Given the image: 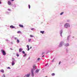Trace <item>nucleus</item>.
Returning <instances> with one entry per match:
<instances>
[{
  "mask_svg": "<svg viewBox=\"0 0 77 77\" xmlns=\"http://www.w3.org/2000/svg\"><path fill=\"white\" fill-rule=\"evenodd\" d=\"M22 53L23 54H25V52H24V51H23Z\"/></svg>",
  "mask_w": 77,
  "mask_h": 77,
  "instance_id": "31",
  "label": "nucleus"
},
{
  "mask_svg": "<svg viewBox=\"0 0 77 77\" xmlns=\"http://www.w3.org/2000/svg\"><path fill=\"white\" fill-rule=\"evenodd\" d=\"M30 37H33V35H30Z\"/></svg>",
  "mask_w": 77,
  "mask_h": 77,
  "instance_id": "35",
  "label": "nucleus"
},
{
  "mask_svg": "<svg viewBox=\"0 0 77 77\" xmlns=\"http://www.w3.org/2000/svg\"><path fill=\"white\" fill-rule=\"evenodd\" d=\"M26 47H27V48H28L27 51H29V50H30V48H29V45H27L26 46Z\"/></svg>",
  "mask_w": 77,
  "mask_h": 77,
  "instance_id": "12",
  "label": "nucleus"
},
{
  "mask_svg": "<svg viewBox=\"0 0 77 77\" xmlns=\"http://www.w3.org/2000/svg\"><path fill=\"white\" fill-rule=\"evenodd\" d=\"M29 59H30V57H29Z\"/></svg>",
  "mask_w": 77,
  "mask_h": 77,
  "instance_id": "48",
  "label": "nucleus"
},
{
  "mask_svg": "<svg viewBox=\"0 0 77 77\" xmlns=\"http://www.w3.org/2000/svg\"><path fill=\"white\" fill-rule=\"evenodd\" d=\"M64 12H62L61 13H60V15H63V14Z\"/></svg>",
  "mask_w": 77,
  "mask_h": 77,
  "instance_id": "26",
  "label": "nucleus"
},
{
  "mask_svg": "<svg viewBox=\"0 0 77 77\" xmlns=\"http://www.w3.org/2000/svg\"><path fill=\"white\" fill-rule=\"evenodd\" d=\"M40 70V69H37L35 71V72H36V73H38V72H39Z\"/></svg>",
  "mask_w": 77,
  "mask_h": 77,
  "instance_id": "8",
  "label": "nucleus"
},
{
  "mask_svg": "<svg viewBox=\"0 0 77 77\" xmlns=\"http://www.w3.org/2000/svg\"><path fill=\"white\" fill-rule=\"evenodd\" d=\"M31 40H32V39H28V42H30V41H31Z\"/></svg>",
  "mask_w": 77,
  "mask_h": 77,
  "instance_id": "23",
  "label": "nucleus"
},
{
  "mask_svg": "<svg viewBox=\"0 0 77 77\" xmlns=\"http://www.w3.org/2000/svg\"><path fill=\"white\" fill-rule=\"evenodd\" d=\"M69 50L68 49H66V53H68Z\"/></svg>",
  "mask_w": 77,
  "mask_h": 77,
  "instance_id": "28",
  "label": "nucleus"
},
{
  "mask_svg": "<svg viewBox=\"0 0 77 77\" xmlns=\"http://www.w3.org/2000/svg\"><path fill=\"white\" fill-rule=\"evenodd\" d=\"M7 69H11V68L9 67H8L7 68Z\"/></svg>",
  "mask_w": 77,
  "mask_h": 77,
  "instance_id": "40",
  "label": "nucleus"
},
{
  "mask_svg": "<svg viewBox=\"0 0 77 77\" xmlns=\"http://www.w3.org/2000/svg\"><path fill=\"white\" fill-rule=\"evenodd\" d=\"M1 51L4 56H5L6 54V52H5V50L2 49L1 50Z\"/></svg>",
  "mask_w": 77,
  "mask_h": 77,
  "instance_id": "3",
  "label": "nucleus"
},
{
  "mask_svg": "<svg viewBox=\"0 0 77 77\" xmlns=\"http://www.w3.org/2000/svg\"><path fill=\"white\" fill-rule=\"evenodd\" d=\"M16 42H17V44L20 43V40H19L18 39H17Z\"/></svg>",
  "mask_w": 77,
  "mask_h": 77,
  "instance_id": "18",
  "label": "nucleus"
},
{
  "mask_svg": "<svg viewBox=\"0 0 77 77\" xmlns=\"http://www.w3.org/2000/svg\"><path fill=\"white\" fill-rule=\"evenodd\" d=\"M40 33H41L42 34H44V31H41Z\"/></svg>",
  "mask_w": 77,
  "mask_h": 77,
  "instance_id": "20",
  "label": "nucleus"
},
{
  "mask_svg": "<svg viewBox=\"0 0 77 77\" xmlns=\"http://www.w3.org/2000/svg\"><path fill=\"white\" fill-rule=\"evenodd\" d=\"M5 41H8V42H9V41L7 39H6L5 40Z\"/></svg>",
  "mask_w": 77,
  "mask_h": 77,
  "instance_id": "38",
  "label": "nucleus"
},
{
  "mask_svg": "<svg viewBox=\"0 0 77 77\" xmlns=\"http://www.w3.org/2000/svg\"><path fill=\"white\" fill-rule=\"evenodd\" d=\"M11 50H12V48H10Z\"/></svg>",
  "mask_w": 77,
  "mask_h": 77,
  "instance_id": "49",
  "label": "nucleus"
},
{
  "mask_svg": "<svg viewBox=\"0 0 77 77\" xmlns=\"http://www.w3.org/2000/svg\"><path fill=\"white\" fill-rule=\"evenodd\" d=\"M23 51V49L22 48H20L19 49V52H21Z\"/></svg>",
  "mask_w": 77,
  "mask_h": 77,
  "instance_id": "13",
  "label": "nucleus"
},
{
  "mask_svg": "<svg viewBox=\"0 0 77 77\" xmlns=\"http://www.w3.org/2000/svg\"><path fill=\"white\" fill-rule=\"evenodd\" d=\"M8 11H9V12H11V9L9 8L8 9Z\"/></svg>",
  "mask_w": 77,
  "mask_h": 77,
  "instance_id": "25",
  "label": "nucleus"
},
{
  "mask_svg": "<svg viewBox=\"0 0 77 77\" xmlns=\"http://www.w3.org/2000/svg\"><path fill=\"white\" fill-rule=\"evenodd\" d=\"M14 39L15 40H16V39H17V38H14Z\"/></svg>",
  "mask_w": 77,
  "mask_h": 77,
  "instance_id": "41",
  "label": "nucleus"
},
{
  "mask_svg": "<svg viewBox=\"0 0 77 77\" xmlns=\"http://www.w3.org/2000/svg\"><path fill=\"white\" fill-rule=\"evenodd\" d=\"M28 8L29 9H30V5H28Z\"/></svg>",
  "mask_w": 77,
  "mask_h": 77,
  "instance_id": "27",
  "label": "nucleus"
},
{
  "mask_svg": "<svg viewBox=\"0 0 77 77\" xmlns=\"http://www.w3.org/2000/svg\"><path fill=\"white\" fill-rule=\"evenodd\" d=\"M69 27H70V25H69V23H65L64 26V27L65 29H68V28Z\"/></svg>",
  "mask_w": 77,
  "mask_h": 77,
  "instance_id": "2",
  "label": "nucleus"
},
{
  "mask_svg": "<svg viewBox=\"0 0 77 77\" xmlns=\"http://www.w3.org/2000/svg\"><path fill=\"white\" fill-rule=\"evenodd\" d=\"M16 54H17V57H19V56H20V55H19V54H18V53H16Z\"/></svg>",
  "mask_w": 77,
  "mask_h": 77,
  "instance_id": "22",
  "label": "nucleus"
},
{
  "mask_svg": "<svg viewBox=\"0 0 77 77\" xmlns=\"http://www.w3.org/2000/svg\"><path fill=\"white\" fill-rule=\"evenodd\" d=\"M33 68L31 69V75L32 77L34 76L33 72L36 69V65H34L33 66Z\"/></svg>",
  "mask_w": 77,
  "mask_h": 77,
  "instance_id": "1",
  "label": "nucleus"
},
{
  "mask_svg": "<svg viewBox=\"0 0 77 77\" xmlns=\"http://www.w3.org/2000/svg\"><path fill=\"white\" fill-rule=\"evenodd\" d=\"M72 38H74V36H73Z\"/></svg>",
  "mask_w": 77,
  "mask_h": 77,
  "instance_id": "47",
  "label": "nucleus"
},
{
  "mask_svg": "<svg viewBox=\"0 0 77 77\" xmlns=\"http://www.w3.org/2000/svg\"><path fill=\"white\" fill-rule=\"evenodd\" d=\"M54 59H55V58H54L53 59L52 61V62H54Z\"/></svg>",
  "mask_w": 77,
  "mask_h": 77,
  "instance_id": "33",
  "label": "nucleus"
},
{
  "mask_svg": "<svg viewBox=\"0 0 77 77\" xmlns=\"http://www.w3.org/2000/svg\"><path fill=\"white\" fill-rule=\"evenodd\" d=\"M11 1H14V0H11Z\"/></svg>",
  "mask_w": 77,
  "mask_h": 77,
  "instance_id": "46",
  "label": "nucleus"
},
{
  "mask_svg": "<svg viewBox=\"0 0 77 77\" xmlns=\"http://www.w3.org/2000/svg\"><path fill=\"white\" fill-rule=\"evenodd\" d=\"M1 72L2 73H4V70L3 69H1L0 70Z\"/></svg>",
  "mask_w": 77,
  "mask_h": 77,
  "instance_id": "17",
  "label": "nucleus"
},
{
  "mask_svg": "<svg viewBox=\"0 0 77 77\" xmlns=\"http://www.w3.org/2000/svg\"><path fill=\"white\" fill-rule=\"evenodd\" d=\"M44 53L43 52V53H42V54L43 55V54H44Z\"/></svg>",
  "mask_w": 77,
  "mask_h": 77,
  "instance_id": "44",
  "label": "nucleus"
},
{
  "mask_svg": "<svg viewBox=\"0 0 77 77\" xmlns=\"http://www.w3.org/2000/svg\"><path fill=\"white\" fill-rule=\"evenodd\" d=\"M63 33V30L62 29H61V30L60 31V36L61 38H62L63 36H62V33Z\"/></svg>",
  "mask_w": 77,
  "mask_h": 77,
  "instance_id": "4",
  "label": "nucleus"
},
{
  "mask_svg": "<svg viewBox=\"0 0 77 77\" xmlns=\"http://www.w3.org/2000/svg\"><path fill=\"white\" fill-rule=\"evenodd\" d=\"M8 5H11V2L8 1Z\"/></svg>",
  "mask_w": 77,
  "mask_h": 77,
  "instance_id": "10",
  "label": "nucleus"
},
{
  "mask_svg": "<svg viewBox=\"0 0 77 77\" xmlns=\"http://www.w3.org/2000/svg\"><path fill=\"white\" fill-rule=\"evenodd\" d=\"M71 21V20H67V23H69Z\"/></svg>",
  "mask_w": 77,
  "mask_h": 77,
  "instance_id": "19",
  "label": "nucleus"
},
{
  "mask_svg": "<svg viewBox=\"0 0 77 77\" xmlns=\"http://www.w3.org/2000/svg\"><path fill=\"white\" fill-rule=\"evenodd\" d=\"M27 56V54H25L23 56V57H26Z\"/></svg>",
  "mask_w": 77,
  "mask_h": 77,
  "instance_id": "24",
  "label": "nucleus"
},
{
  "mask_svg": "<svg viewBox=\"0 0 77 77\" xmlns=\"http://www.w3.org/2000/svg\"><path fill=\"white\" fill-rule=\"evenodd\" d=\"M6 14H9L10 13L9 12H8V11H7L6 12Z\"/></svg>",
  "mask_w": 77,
  "mask_h": 77,
  "instance_id": "36",
  "label": "nucleus"
},
{
  "mask_svg": "<svg viewBox=\"0 0 77 77\" xmlns=\"http://www.w3.org/2000/svg\"><path fill=\"white\" fill-rule=\"evenodd\" d=\"M61 63V61H60L59 63V65H60V64Z\"/></svg>",
  "mask_w": 77,
  "mask_h": 77,
  "instance_id": "37",
  "label": "nucleus"
},
{
  "mask_svg": "<svg viewBox=\"0 0 77 77\" xmlns=\"http://www.w3.org/2000/svg\"><path fill=\"white\" fill-rule=\"evenodd\" d=\"M2 0H0V5L2 4Z\"/></svg>",
  "mask_w": 77,
  "mask_h": 77,
  "instance_id": "34",
  "label": "nucleus"
},
{
  "mask_svg": "<svg viewBox=\"0 0 77 77\" xmlns=\"http://www.w3.org/2000/svg\"><path fill=\"white\" fill-rule=\"evenodd\" d=\"M10 28H11L12 29H15V27L14 26L12 25L10 26Z\"/></svg>",
  "mask_w": 77,
  "mask_h": 77,
  "instance_id": "11",
  "label": "nucleus"
},
{
  "mask_svg": "<svg viewBox=\"0 0 77 77\" xmlns=\"http://www.w3.org/2000/svg\"><path fill=\"white\" fill-rule=\"evenodd\" d=\"M11 44H12V42H11Z\"/></svg>",
  "mask_w": 77,
  "mask_h": 77,
  "instance_id": "50",
  "label": "nucleus"
},
{
  "mask_svg": "<svg viewBox=\"0 0 77 77\" xmlns=\"http://www.w3.org/2000/svg\"><path fill=\"white\" fill-rule=\"evenodd\" d=\"M48 65V63H47L45 65V66H47Z\"/></svg>",
  "mask_w": 77,
  "mask_h": 77,
  "instance_id": "32",
  "label": "nucleus"
},
{
  "mask_svg": "<svg viewBox=\"0 0 77 77\" xmlns=\"http://www.w3.org/2000/svg\"><path fill=\"white\" fill-rule=\"evenodd\" d=\"M44 57V55H43V56H42V57Z\"/></svg>",
  "mask_w": 77,
  "mask_h": 77,
  "instance_id": "45",
  "label": "nucleus"
},
{
  "mask_svg": "<svg viewBox=\"0 0 77 77\" xmlns=\"http://www.w3.org/2000/svg\"><path fill=\"white\" fill-rule=\"evenodd\" d=\"M34 29H35L34 28H32L31 29V30H34Z\"/></svg>",
  "mask_w": 77,
  "mask_h": 77,
  "instance_id": "39",
  "label": "nucleus"
},
{
  "mask_svg": "<svg viewBox=\"0 0 77 77\" xmlns=\"http://www.w3.org/2000/svg\"><path fill=\"white\" fill-rule=\"evenodd\" d=\"M21 33V31H19L17 32V33Z\"/></svg>",
  "mask_w": 77,
  "mask_h": 77,
  "instance_id": "29",
  "label": "nucleus"
},
{
  "mask_svg": "<svg viewBox=\"0 0 77 77\" xmlns=\"http://www.w3.org/2000/svg\"><path fill=\"white\" fill-rule=\"evenodd\" d=\"M63 44H64L63 42H61L60 43L59 47H62V46H63Z\"/></svg>",
  "mask_w": 77,
  "mask_h": 77,
  "instance_id": "5",
  "label": "nucleus"
},
{
  "mask_svg": "<svg viewBox=\"0 0 77 77\" xmlns=\"http://www.w3.org/2000/svg\"><path fill=\"white\" fill-rule=\"evenodd\" d=\"M65 47H68L69 46V44L68 43L66 44L65 45Z\"/></svg>",
  "mask_w": 77,
  "mask_h": 77,
  "instance_id": "14",
  "label": "nucleus"
},
{
  "mask_svg": "<svg viewBox=\"0 0 77 77\" xmlns=\"http://www.w3.org/2000/svg\"><path fill=\"white\" fill-rule=\"evenodd\" d=\"M11 64H12V66H13V65H15V62H12Z\"/></svg>",
  "mask_w": 77,
  "mask_h": 77,
  "instance_id": "16",
  "label": "nucleus"
},
{
  "mask_svg": "<svg viewBox=\"0 0 77 77\" xmlns=\"http://www.w3.org/2000/svg\"><path fill=\"white\" fill-rule=\"evenodd\" d=\"M39 60H40V58H38L37 59V60L38 61H39Z\"/></svg>",
  "mask_w": 77,
  "mask_h": 77,
  "instance_id": "30",
  "label": "nucleus"
},
{
  "mask_svg": "<svg viewBox=\"0 0 77 77\" xmlns=\"http://www.w3.org/2000/svg\"><path fill=\"white\" fill-rule=\"evenodd\" d=\"M13 62H17V60H16L14 58L13 59V60L12 61Z\"/></svg>",
  "mask_w": 77,
  "mask_h": 77,
  "instance_id": "9",
  "label": "nucleus"
},
{
  "mask_svg": "<svg viewBox=\"0 0 77 77\" xmlns=\"http://www.w3.org/2000/svg\"><path fill=\"white\" fill-rule=\"evenodd\" d=\"M30 74H26L25 75L24 77H30Z\"/></svg>",
  "mask_w": 77,
  "mask_h": 77,
  "instance_id": "7",
  "label": "nucleus"
},
{
  "mask_svg": "<svg viewBox=\"0 0 77 77\" xmlns=\"http://www.w3.org/2000/svg\"><path fill=\"white\" fill-rule=\"evenodd\" d=\"M71 37V35H68L67 37V41H69V38Z\"/></svg>",
  "mask_w": 77,
  "mask_h": 77,
  "instance_id": "6",
  "label": "nucleus"
},
{
  "mask_svg": "<svg viewBox=\"0 0 77 77\" xmlns=\"http://www.w3.org/2000/svg\"><path fill=\"white\" fill-rule=\"evenodd\" d=\"M14 7H16V5H15V4H14Z\"/></svg>",
  "mask_w": 77,
  "mask_h": 77,
  "instance_id": "42",
  "label": "nucleus"
},
{
  "mask_svg": "<svg viewBox=\"0 0 77 77\" xmlns=\"http://www.w3.org/2000/svg\"><path fill=\"white\" fill-rule=\"evenodd\" d=\"M32 48V47H30V49H31V48Z\"/></svg>",
  "mask_w": 77,
  "mask_h": 77,
  "instance_id": "43",
  "label": "nucleus"
},
{
  "mask_svg": "<svg viewBox=\"0 0 77 77\" xmlns=\"http://www.w3.org/2000/svg\"><path fill=\"white\" fill-rule=\"evenodd\" d=\"M19 26H20V27H22V28H23V25H21V24H19Z\"/></svg>",
  "mask_w": 77,
  "mask_h": 77,
  "instance_id": "15",
  "label": "nucleus"
},
{
  "mask_svg": "<svg viewBox=\"0 0 77 77\" xmlns=\"http://www.w3.org/2000/svg\"><path fill=\"white\" fill-rule=\"evenodd\" d=\"M52 76H54V75H55V74L53 73H52L51 74Z\"/></svg>",
  "mask_w": 77,
  "mask_h": 77,
  "instance_id": "21",
  "label": "nucleus"
}]
</instances>
